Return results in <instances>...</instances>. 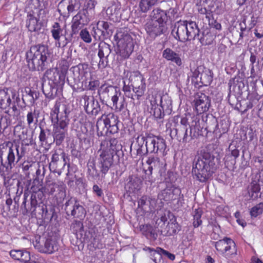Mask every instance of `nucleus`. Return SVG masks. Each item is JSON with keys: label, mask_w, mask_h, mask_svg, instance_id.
Segmentation results:
<instances>
[{"label": "nucleus", "mask_w": 263, "mask_h": 263, "mask_svg": "<svg viewBox=\"0 0 263 263\" xmlns=\"http://www.w3.org/2000/svg\"><path fill=\"white\" fill-rule=\"evenodd\" d=\"M121 145L115 138L104 139L102 141L98 152V168H96L94 161L89 162L87 164V175L92 179L105 178L114 162V156L121 149Z\"/></svg>", "instance_id": "f257e3e1"}, {"label": "nucleus", "mask_w": 263, "mask_h": 263, "mask_svg": "<svg viewBox=\"0 0 263 263\" xmlns=\"http://www.w3.org/2000/svg\"><path fill=\"white\" fill-rule=\"evenodd\" d=\"M69 113L68 105L61 99L55 101L51 109L50 117L53 128L54 141L57 145L62 144L67 134Z\"/></svg>", "instance_id": "f03ea898"}, {"label": "nucleus", "mask_w": 263, "mask_h": 263, "mask_svg": "<svg viewBox=\"0 0 263 263\" xmlns=\"http://www.w3.org/2000/svg\"><path fill=\"white\" fill-rule=\"evenodd\" d=\"M50 56L48 46L41 44L32 46L26 53L28 66L32 71L45 70L49 65Z\"/></svg>", "instance_id": "7ed1b4c3"}, {"label": "nucleus", "mask_w": 263, "mask_h": 263, "mask_svg": "<svg viewBox=\"0 0 263 263\" xmlns=\"http://www.w3.org/2000/svg\"><path fill=\"white\" fill-rule=\"evenodd\" d=\"M214 157L210 153L204 152L193 163L192 174L201 182H206L214 173Z\"/></svg>", "instance_id": "20e7f679"}, {"label": "nucleus", "mask_w": 263, "mask_h": 263, "mask_svg": "<svg viewBox=\"0 0 263 263\" xmlns=\"http://www.w3.org/2000/svg\"><path fill=\"white\" fill-rule=\"evenodd\" d=\"M16 145L15 148L11 146L8 147L4 143L0 145V161L2 171L10 172L15 165L21 160L25 154V147Z\"/></svg>", "instance_id": "39448f33"}, {"label": "nucleus", "mask_w": 263, "mask_h": 263, "mask_svg": "<svg viewBox=\"0 0 263 263\" xmlns=\"http://www.w3.org/2000/svg\"><path fill=\"white\" fill-rule=\"evenodd\" d=\"M199 32V29L195 22L180 20L175 23L172 33L177 40L185 42L194 39Z\"/></svg>", "instance_id": "423d86ee"}, {"label": "nucleus", "mask_w": 263, "mask_h": 263, "mask_svg": "<svg viewBox=\"0 0 263 263\" xmlns=\"http://www.w3.org/2000/svg\"><path fill=\"white\" fill-rule=\"evenodd\" d=\"M116 42V54L121 57V60L128 59L133 52L135 43L130 34L126 30H118L114 36Z\"/></svg>", "instance_id": "0eeeda50"}, {"label": "nucleus", "mask_w": 263, "mask_h": 263, "mask_svg": "<svg viewBox=\"0 0 263 263\" xmlns=\"http://www.w3.org/2000/svg\"><path fill=\"white\" fill-rule=\"evenodd\" d=\"M119 120L114 113L103 114L97 121L96 127L98 136H103L104 134H115L118 133Z\"/></svg>", "instance_id": "6e6552de"}, {"label": "nucleus", "mask_w": 263, "mask_h": 263, "mask_svg": "<svg viewBox=\"0 0 263 263\" xmlns=\"http://www.w3.org/2000/svg\"><path fill=\"white\" fill-rule=\"evenodd\" d=\"M214 246L218 253L227 259L234 258L237 255V245L230 237L226 236L214 242Z\"/></svg>", "instance_id": "1a4fd4ad"}, {"label": "nucleus", "mask_w": 263, "mask_h": 263, "mask_svg": "<svg viewBox=\"0 0 263 263\" xmlns=\"http://www.w3.org/2000/svg\"><path fill=\"white\" fill-rule=\"evenodd\" d=\"M128 76L133 92L136 93L137 98L142 97L146 90L145 80L143 76L138 70L130 71L128 70H124L123 73V79L127 78Z\"/></svg>", "instance_id": "9d476101"}, {"label": "nucleus", "mask_w": 263, "mask_h": 263, "mask_svg": "<svg viewBox=\"0 0 263 263\" xmlns=\"http://www.w3.org/2000/svg\"><path fill=\"white\" fill-rule=\"evenodd\" d=\"M179 115L173 117L172 121L174 124V128L171 130V136H174L179 142L186 143L194 137L192 138L190 134H188L187 127L179 124Z\"/></svg>", "instance_id": "9b49d317"}, {"label": "nucleus", "mask_w": 263, "mask_h": 263, "mask_svg": "<svg viewBox=\"0 0 263 263\" xmlns=\"http://www.w3.org/2000/svg\"><path fill=\"white\" fill-rule=\"evenodd\" d=\"M146 153H164L166 145L165 140L160 136L148 134V139L146 141Z\"/></svg>", "instance_id": "f8f14e48"}, {"label": "nucleus", "mask_w": 263, "mask_h": 263, "mask_svg": "<svg viewBox=\"0 0 263 263\" xmlns=\"http://www.w3.org/2000/svg\"><path fill=\"white\" fill-rule=\"evenodd\" d=\"M180 125L187 127L190 126V136L192 138L197 137L199 135L200 123L199 119L195 115L189 112L185 114L182 117L180 116Z\"/></svg>", "instance_id": "ddd939ff"}, {"label": "nucleus", "mask_w": 263, "mask_h": 263, "mask_svg": "<svg viewBox=\"0 0 263 263\" xmlns=\"http://www.w3.org/2000/svg\"><path fill=\"white\" fill-rule=\"evenodd\" d=\"M163 96L158 91H154L152 92L150 99V103L152 110H153L154 116L157 119L163 118L165 114L164 112L165 104L163 103Z\"/></svg>", "instance_id": "4468645a"}, {"label": "nucleus", "mask_w": 263, "mask_h": 263, "mask_svg": "<svg viewBox=\"0 0 263 263\" xmlns=\"http://www.w3.org/2000/svg\"><path fill=\"white\" fill-rule=\"evenodd\" d=\"M89 21L87 11L85 10L79 11L72 18L71 26L72 33L77 34L81 29L88 24Z\"/></svg>", "instance_id": "2eb2a0df"}, {"label": "nucleus", "mask_w": 263, "mask_h": 263, "mask_svg": "<svg viewBox=\"0 0 263 263\" xmlns=\"http://www.w3.org/2000/svg\"><path fill=\"white\" fill-rule=\"evenodd\" d=\"M193 102L195 110L198 114L206 112L211 106L210 97L201 91L195 94Z\"/></svg>", "instance_id": "dca6fc26"}, {"label": "nucleus", "mask_w": 263, "mask_h": 263, "mask_svg": "<svg viewBox=\"0 0 263 263\" xmlns=\"http://www.w3.org/2000/svg\"><path fill=\"white\" fill-rule=\"evenodd\" d=\"M44 77L49 81V83L51 85L54 86H61L65 83V76L57 68L47 69L45 72Z\"/></svg>", "instance_id": "f3484780"}, {"label": "nucleus", "mask_w": 263, "mask_h": 263, "mask_svg": "<svg viewBox=\"0 0 263 263\" xmlns=\"http://www.w3.org/2000/svg\"><path fill=\"white\" fill-rule=\"evenodd\" d=\"M84 100V109L88 115L93 116L98 115L101 111V106L99 102L93 97H90L87 95L82 96Z\"/></svg>", "instance_id": "a211bd4d"}, {"label": "nucleus", "mask_w": 263, "mask_h": 263, "mask_svg": "<svg viewBox=\"0 0 263 263\" xmlns=\"http://www.w3.org/2000/svg\"><path fill=\"white\" fill-rule=\"evenodd\" d=\"M13 134L15 138L21 142V147L32 144V138L28 135V129L24 126L20 124L15 126Z\"/></svg>", "instance_id": "6ab92c4d"}, {"label": "nucleus", "mask_w": 263, "mask_h": 263, "mask_svg": "<svg viewBox=\"0 0 263 263\" xmlns=\"http://www.w3.org/2000/svg\"><path fill=\"white\" fill-rule=\"evenodd\" d=\"M65 210H68V207L70 205L72 209H69L71 211V215L75 218L80 219L83 218L85 216V210L83 206L80 205L78 200L74 198L71 197L65 204Z\"/></svg>", "instance_id": "aec40b11"}, {"label": "nucleus", "mask_w": 263, "mask_h": 263, "mask_svg": "<svg viewBox=\"0 0 263 263\" xmlns=\"http://www.w3.org/2000/svg\"><path fill=\"white\" fill-rule=\"evenodd\" d=\"M146 163L148 165L147 169L144 168L145 179L149 182L152 180V174L153 169H158L162 167V163L161 162L160 158L157 156H150L148 157Z\"/></svg>", "instance_id": "412c9836"}, {"label": "nucleus", "mask_w": 263, "mask_h": 263, "mask_svg": "<svg viewBox=\"0 0 263 263\" xmlns=\"http://www.w3.org/2000/svg\"><path fill=\"white\" fill-rule=\"evenodd\" d=\"M165 25L151 21L145 25L147 34L151 37L155 39L165 32Z\"/></svg>", "instance_id": "4be33fe9"}, {"label": "nucleus", "mask_w": 263, "mask_h": 263, "mask_svg": "<svg viewBox=\"0 0 263 263\" xmlns=\"http://www.w3.org/2000/svg\"><path fill=\"white\" fill-rule=\"evenodd\" d=\"M20 88L19 90H21L22 92V99L23 101L26 103V101L30 104L34 103L35 101L38 99L39 93L35 90H32L28 87H26L24 88Z\"/></svg>", "instance_id": "5701e85b"}, {"label": "nucleus", "mask_w": 263, "mask_h": 263, "mask_svg": "<svg viewBox=\"0 0 263 263\" xmlns=\"http://www.w3.org/2000/svg\"><path fill=\"white\" fill-rule=\"evenodd\" d=\"M26 27L29 31L36 32L41 30L42 23L40 21L39 18L29 13L27 16Z\"/></svg>", "instance_id": "b1692460"}, {"label": "nucleus", "mask_w": 263, "mask_h": 263, "mask_svg": "<svg viewBox=\"0 0 263 263\" xmlns=\"http://www.w3.org/2000/svg\"><path fill=\"white\" fill-rule=\"evenodd\" d=\"M148 134H146V136L143 134L139 135L136 139V151L137 154L140 157H142L148 154L146 153V141L148 139Z\"/></svg>", "instance_id": "393cba45"}, {"label": "nucleus", "mask_w": 263, "mask_h": 263, "mask_svg": "<svg viewBox=\"0 0 263 263\" xmlns=\"http://www.w3.org/2000/svg\"><path fill=\"white\" fill-rule=\"evenodd\" d=\"M140 231L145 237L150 240L155 241L157 239L158 233L156 228L151 224L142 225L140 228Z\"/></svg>", "instance_id": "a878e982"}, {"label": "nucleus", "mask_w": 263, "mask_h": 263, "mask_svg": "<svg viewBox=\"0 0 263 263\" xmlns=\"http://www.w3.org/2000/svg\"><path fill=\"white\" fill-rule=\"evenodd\" d=\"M121 95V92L120 90H117V89H115V93L111 97V100L112 102V106L115 108L116 111H121L127 105V103L125 102V99L124 97L121 98V100L118 103L119 97Z\"/></svg>", "instance_id": "bb28decb"}, {"label": "nucleus", "mask_w": 263, "mask_h": 263, "mask_svg": "<svg viewBox=\"0 0 263 263\" xmlns=\"http://www.w3.org/2000/svg\"><path fill=\"white\" fill-rule=\"evenodd\" d=\"M163 57L167 61H171L175 63L177 66H180L182 65V60L179 54L172 49L169 48H166L162 53Z\"/></svg>", "instance_id": "cd10ccee"}, {"label": "nucleus", "mask_w": 263, "mask_h": 263, "mask_svg": "<svg viewBox=\"0 0 263 263\" xmlns=\"http://www.w3.org/2000/svg\"><path fill=\"white\" fill-rule=\"evenodd\" d=\"M109 25L108 22L104 21H100L97 23L96 27L93 28L92 36L97 40L100 39V36L107 32L109 29Z\"/></svg>", "instance_id": "c85d7f7f"}, {"label": "nucleus", "mask_w": 263, "mask_h": 263, "mask_svg": "<svg viewBox=\"0 0 263 263\" xmlns=\"http://www.w3.org/2000/svg\"><path fill=\"white\" fill-rule=\"evenodd\" d=\"M167 20V16L166 11L159 8L153 10L151 21L165 25Z\"/></svg>", "instance_id": "c756f323"}, {"label": "nucleus", "mask_w": 263, "mask_h": 263, "mask_svg": "<svg viewBox=\"0 0 263 263\" xmlns=\"http://www.w3.org/2000/svg\"><path fill=\"white\" fill-rule=\"evenodd\" d=\"M45 254H51L58 251L59 248V245L57 239L53 236H46V245Z\"/></svg>", "instance_id": "7c9ffc66"}, {"label": "nucleus", "mask_w": 263, "mask_h": 263, "mask_svg": "<svg viewBox=\"0 0 263 263\" xmlns=\"http://www.w3.org/2000/svg\"><path fill=\"white\" fill-rule=\"evenodd\" d=\"M200 77V82L203 86H208L213 81V74L211 70L203 67L198 77Z\"/></svg>", "instance_id": "2f4dec72"}, {"label": "nucleus", "mask_w": 263, "mask_h": 263, "mask_svg": "<svg viewBox=\"0 0 263 263\" xmlns=\"http://www.w3.org/2000/svg\"><path fill=\"white\" fill-rule=\"evenodd\" d=\"M59 151H61V150L59 149ZM60 156H62L63 161L64 162L63 167H64L66 165L67 166L68 172L67 173V175L68 176L70 172V168H72V167H71L70 164L69 163H67L66 162L65 158L66 155L65 152H63V151H62L61 154H59V153L57 150L53 152V153L51 157V163H50V166L52 165V164H56L57 163V162L59 161L60 159Z\"/></svg>", "instance_id": "473e14b6"}, {"label": "nucleus", "mask_w": 263, "mask_h": 263, "mask_svg": "<svg viewBox=\"0 0 263 263\" xmlns=\"http://www.w3.org/2000/svg\"><path fill=\"white\" fill-rule=\"evenodd\" d=\"M167 232L166 235L173 236L177 234L181 230V226L177 222L175 217L170 219L166 226Z\"/></svg>", "instance_id": "72a5a7b5"}, {"label": "nucleus", "mask_w": 263, "mask_h": 263, "mask_svg": "<svg viewBox=\"0 0 263 263\" xmlns=\"http://www.w3.org/2000/svg\"><path fill=\"white\" fill-rule=\"evenodd\" d=\"M34 248L41 253L45 254L46 250V236L45 237H35V240L33 242Z\"/></svg>", "instance_id": "f704fd0d"}, {"label": "nucleus", "mask_w": 263, "mask_h": 263, "mask_svg": "<svg viewBox=\"0 0 263 263\" xmlns=\"http://www.w3.org/2000/svg\"><path fill=\"white\" fill-rule=\"evenodd\" d=\"M100 84V83L99 80L91 77L88 82L87 80L83 82V85H84V88L82 89V90L95 91L99 87Z\"/></svg>", "instance_id": "c9c22d12"}, {"label": "nucleus", "mask_w": 263, "mask_h": 263, "mask_svg": "<svg viewBox=\"0 0 263 263\" xmlns=\"http://www.w3.org/2000/svg\"><path fill=\"white\" fill-rule=\"evenodd\" d=\"M159 0H140L139 4L140 10L143 13L149 11L153 6L156 5Z\"/></svg>", "instance_id": "e433bc0d"}, {"label": "nucleus", "mask_w": 263, "mask_h": 263, "mask_svg": "<svg viewBox=\"0 0 263 263\" xmlns=\"http://www.w3.org/2000/svg\"><path fill=\"white\" fill-rule=\"evenodd\" d=\"M9 88H5L0 89V104L5 107L9 106L11 104V100L8 93Z\"/></svg>", "instance_id": "4c0bfd02"}, {"label": "nucleus", "mask_w": 263, "mask_h": 263, "mask_svg": "<svg viewBox=\"0 0 263 263\" xmlns=\"http://www.w3.org/2000/svg\"><path fill=\"white\" fill-rule=\"evenodd\" d=\"M216 35L210 31H204L202 36L200 39V42L203 45H210L213 44L216 38Z\"/></svg>", "instance_id": "58836bf2"}, {"label": "nucleus", "mask_w": 263, "mask_h": 263, "mask_svg": "<svg viewBox=\"0 0 263 263\" xmlns=\"http://www.w3.org/2000/svg\"><path fill=\"white\" fill-rule=\"evenodd\" d=\"M156 251L157 254L159 256V261L157 262L156 257H155L154 260L155 263H161L160 259L163 257H167L171 260H174L175 258L174 254L171 253L168 251L165 250L160 247H157Z\"/></svg>", "instance_id": "ea45409f"}, {"label": "nucleus", "mask_w": 263, "mask_h": 263, "mask_svg": "<svg viewBox=\"0 0 263 263\" xmlns=\"http://www.w3.org/2000/svg\"><path fill=\"white\" fill-rule=\"evenodd\" d=\"M111 51L110 45L105 42H101L98 47V57L109 56Z\"/></svg>", "instance_id": "a19ab883"}, {"label": "nucleus", "mask_w": 263, "mask_h": 263, "mask_svg": "<svg viewBox=\"0 0 263 263\" xmlns=\"http://www.w3.org/2000/svg\"><path fill=\"white\" fill-rule=\"evenodd\" d=\"M239 156V151L237 148H235L231 151L230 154L227 155L224 158V163L229 164L228 162L230 161L232 165H235L236 164V160Z\"/></svg>", "instance_id": "79ce46f5"}, {"label": "nucleus", "mask_w": 263, "mask_h": 263, "mask_svg": "<svg viewBox=\"0 0 263 263\" xmlns=\"http://www.w3.org/2000/svg\"><path fill=\"white\" fill-rule=\"evenodd\" d=\"M202 211L200 209H195L193 213V226L194 228H197L201 226L202 223L201 216Z\"/></svg>", "instance_id": "37998d69"}, {"label": "nucleus", "mask_w": 263, "mask_h": 263, "mask_svg": "<svg viewBox=\"0 0 263 263\" xmlns=\"http://www.w3.org/2000/svg\"><path fill=\"white\" fill-rule=\"evenodd\" d=\"M63 30L60 24L58 22H55L52 26L51 33L52 37L57 41H59L61 37V35L62 33Z\"/></svg>", "instance_id": "c03bdc74"}, {"label": "nucleus", "mask_w": 263, "mask_h": 263, "mask_svg": "<svg viewBox=\"0 0 263 263\" xmlns=\"http://www.w3.org/2000/svg\"><path fill=\"white\" fill-rule=\"evenodd\" d=\"M123 97H124V98H130L131 99L130 104H132L133 107L139 106L141 103L140 100L142 97H139L137 98L136 96V93H134V95L132 93V90L124 92Z\"/></svg>", "instance_id": "a18cd8bd"}, {"label": "nucleus", "mask_w": 263, "mask_h": 263, "mask_svg": "<svg viewBox=\"0 0 263 263\" xmlns=\"http://www.w3.org/2000/svg\"><path fill=\"white\" fill-rule=\"evenodd\" d=\"M260 185L255 181H253L251 184V187L249 191V194L252 198H257L260 191Z\"/></svg>", "instance_id": "49530a36"}, {"label": "nucleus", "mask_w": 263, "mask_h": 263, "mask_svg": "<svg viewBox=\"0 0 263 263\" xmlns=\"http://www.w3.org/2000/svg\"><path fill=\"white\" fill-rule=\"evenodd\" d=\"M41 170L38 168L35 172L36 177L33 180L32 185L30 187L31 191L33 193H36L41 189V184L40 183L39 176L41 175Z\"/></svg>", "instance_id": "de8ad7c7"}, {"label": "nucleus", "mask_w": 263, "mask_h": 263, "mask_svg": "<svg viewBox=\"0 0 263 263\" xmlns=\"http://www.w3.org/2000/svg\"><path fill=\"white\" fill-rule=\"evenodd\" d=\"M263 213V202H260L250 210V214L251 217H257L258 216L262 214Z\"/></svg>", "instance_id": "09e8293b"}, {"label": "nucleus", "mask_w": 263, "mask_h": 263, "mask_svg": "<svg viewBox=\"0 0 263 263\" xmlns=\"http://www.w3.org/2000/svg\"><path fill=\"white\" fill-rule=\"evenodd\" d=\"M129 181L126 184L127 187L129 188V191L134 192L135 190H138L139 187L138 179L134 178L133 176H129Z\"/></svg>", "instance_id": "8fccbe9b"}, {"label": "nucleus", "mask_w": 263, "mask_h": 263, "mask_svg": "<svg viewBox=\"0 0 263 263\" xmlns=\"http://www.w3.org/2000/svg\"><path fill=\"white\" fill-rule=\"evenodd\" d=\"M213 8V5L212 6H209L208 8L204 7H201L198 9V12L203 15H205V18L209 20L213 17V11L212 9Z\"/></svg>", "instance_id": "3c124183"}, {"label": "nucleus", "mask_w": 263, "mask_h": 263, "mask_svg": "<svg viewBox=\"0 0 263 263\" xmlns=\"http://www.w3.org/2000/svg\"><path fill=\"white\" fill-rule=\"evenodd\" d=\"M242 22L243 25H242L241 23L239 24L240 31L239 32V41L242 40L244 37L248 36L251 29L250 27L249 28H247L245 20H244Z\"/></svg>", "instance_id": "603ef678"}, {"label": "nucleus", "mask_w": 263, "mask_h": 263, "mask_svg": "<svg viewBox=\"0 0 263 263\" xmlns=\"http://www.w3.org/2000/svg\"><path fill=\"white\" fill-rule=\"evenodd\" d=\"M68 0H62L59 4L58 11L60 14L63 16H66L67 6Z\"/></svg>", "instance_id": "864d4df0"}, {"label": "nucleus", "mask_w": 263, "mask_h": 263, "mask_svg": "<svg viewBox=\"0 0 263 263\" xmlns=\"http://www.w3.org/2000/svg\"><path fill=\"white\" fill-rule=\"evenodd\" d=\"M81 39L86 43H91L92 40L89 31L86 29L81 30L80 33Z\"/></svg>", "instance_id": "5fc2aeb1"}, {"label": "nucleus", "mask_w": 263, "mask_h": 263, "mask_svg": "<svg viewBox=\"0 0 263 263\" xmlns=\"http://www.w3.org/2000/svg\"><path fill=\"white\" fill-rule=\"evenodd\" d=\"M114 87L111 85L104 84L101 85L98 89V93L99 95L101 93H108L111 90H113Z\"/></svg>", "instance_id": "6e6d98bb"}, {"label": "nucleus", "mask_w": 263, "mask_h": 263, "mask_svg": "<svg viewBox=\"0 0 263 263\" xmlns=\"http://www.w3.org/2000/svg\"><path fill=\"white\" fill-rule=\"evenodd\" d=\"M207 20L208 21L209 25L211 28L215 29L218 31L221 30L222 27L221 24L218 22L216 20H214L213 17Z\"/></svg>", "instance_id": "4d7b16f0"}, {"label": "nucleus", "mask_w": 263, "mask_h": 263, "mask_svg": "<svg viewBox=\"0 0 263 263\" xmlns=\"http://www.w3.org/2000/svg\"><path fill=\"white\" fill-rule=\"evenodd\" d=\"M109 56H100L99 57L100 60L98 63V68L99 69H104L107 67L108 64Z\"/></svg>", "instance_id": "13d9d810"}, {"label": "nucleus", "mask_w": 263, "mask_h": 263, "mask_svg": "<svg viewBox=\"0 0 263 263\" xmlns=\"http://www.w3.org/2000/svg\"><path fill=\"white\" fill-rule=\"evenodd\" d=\"M151 198L146 195L142 196L138 201V206L139 208L143 209L147 202H149Z\"/></svg>", "instance_id": "bf43d9fd"}, {"label": "nucleus", "mask_w": 263, "mask_h": 263, "mask_svg": "<svg viewBox=\"0 0 263 263\" xmlns=\"http://www.w3.org/2000/svg\"><path fill=\"white\" fill-rule=\"evenodd\" d=\"M1 122H4L1 124V127L3 126V130L0 129V135L3 133L4 130L10 125L11 121L9 117L5 116L1 118Z\"/></svg>", "instance_id": "052dcab7"}, {"label": "nucleus", "mask_w": 263, "mask_h": 263, "mask_svg": "<svg viewBox=\"0 0 263 263\" xmlns=\"http://www.w3.org/2000/svg\"><path fill=\"white\" fill-rule=\"evenodd\" d=\"M162 195L164 196L163 199L165 201H172L174 200V194L170 190H164L162 192Z\"/></svg>", "instance_id": "680f3d73"}, {"label": "nucleus", "mask_w": 263, "mask_h": 263, "mask_svg": "<svg viewBox=\"0 0 263 263\" xmlns=\"http://www.w3.org/2000/svg\"><path fill=\"white\" fill-rule=\"evenodd\" d=\"M22 170L25 173L26 175H29L28 172L29 170L32 166V162L31 161H25L22 164Z\"/></svg>", "instance_id": "e2e57ef3"}, {"label": "nucleus", "mask_w": 263, "mask_h": 263, "mask_svg": "<svg viewBox=\"0 0 263 263\" xmlns=\"http://www.w3.org/2000/svg\"><path fill=\"white\" fill-rule=\"evenodd\" d=\"M30 257L31 256L29 252L27 251H23L20 261L24 263H29V261L30 260Z\"/></svg>", "instance_id": "0e129e2a"}, {"label": "nucleus", "mask_w": 263, "mask_h": 263, "mask_svg": "<svg viewBox=\"0 0 263 263\" xmlns=\"http://www.w3.org/2000/svg\"><path fill=\"white\" fill-rule=\"evenodd\" d=\"M23 250H12L10 252V256L15 260H20L21 258Z\"/></svg>", "instance_id": "69168bd1"}, {"label": "nucleus", "mask_w": 263, "mask_h": 263, "mask_svg": "<svg viewBox=\"0 0 263 263\" xmlns=\"http://www.w3.org/2000/svg\"><path fill=\"white\" fill-rule=\"evenodd\" d=\"M44 260L42 257L38 255H35L30 257L29 263H43Z\"/></svg>", "instance_id": "338daca9"}, {"label": "nucleus", "mask_w": 263, "mask_h": 263, "mask_svg": "<svg viewBox=\"0 0 263 263\" xmlns=\"http://www.w3.org/2000/svg\"><path fill=\"white\" fill-rule=\"evenodd\" d=\"M73 229L76 228L75 231L76 233L78 232H81L83 230V223L79 220H75L73 223Z\"/></svg>", "instance_id": "774afa93"}]
</instances>
